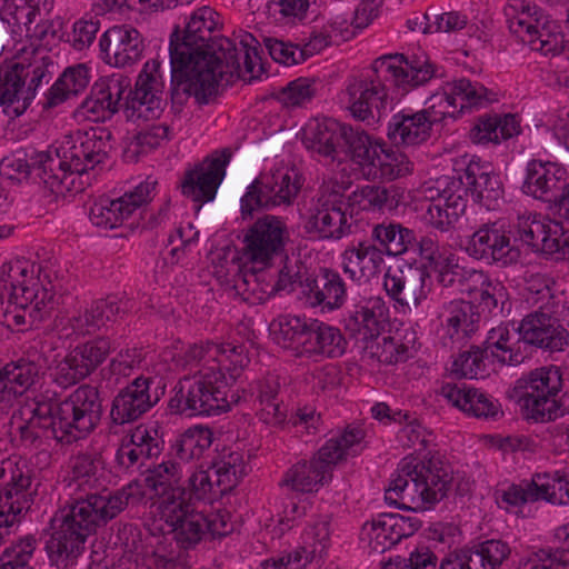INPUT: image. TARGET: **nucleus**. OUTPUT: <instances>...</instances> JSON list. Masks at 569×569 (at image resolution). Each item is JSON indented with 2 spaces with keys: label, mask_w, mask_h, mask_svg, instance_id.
<instances>
[{
  "label": "nucleus",
  "mask_w": 569,
  "mask_h": 569,
  "mask_svg": "<svg viewBox=\"0 0 569 569\" xmlns=\"http://www.w3.org/2000/svg\"><path fill=\"white\" fill-rule=\"evenodd\" d=\"M106 486L107 471L101 453L84 451L72 457L69 487L83 495L67 503L51 520L52 533L46 550L51 565L58 569L69 566L97 528L107 525L143 495L137 481L112 492L107 491Z\"/></svg>",
  "instance_id": "obj_1"
},
{
  "label": "nucleus",
  "mask_w": 569,
  "mask_h": 569,
  "mask_svg": "<svg viewBox=\"0 0 569 569\" xmlns=\"http://www.w3.org/2000/svg\"><path fill=\"white\" fill-rule=\"evenodd\" d=\"M219 24V14L201 7L190 16L181 41L177 31L172 33L169 56L173 107L181 108L191 97L199 106L210 103L218 94L226 67H239L236 43L212 36Z\"/></svg>",
  "instance_id": "obj_2"
},
{
  "label": "nucleus",
  "mask_w": 569,
  "mask_h": 569,
  "mask_svg": "<svg viewBox=\"0 0 569 569\" xmlns=\"http://www.w3.org/2000/svg\"><path fill=\"white\" fill-rule=\"evenodd\" d=\"M442 77L440 68L425 56L411 59L401 53L377 58L366 74L350 78L343 90L351 116L369 126L378 123L391 110L387 83L409 90Z\"/></svg>",
  "instance_id": "obj_3"
},
{
  "label": "nucleus",
  "mask_w": 569,
  "mask_h": 569,
  "mask_svg": "<svg viewBox=\"0 0 569 569\" xmlns=\"http://www.w3.org/2000/svg\"><path fill=\"white\" fill-rule=\"evenodd\" d=\"M101 416L98 388L81 385L60 402L43 397L36 399L31 417L20 427V433L30 443L44 438L70 445L89 436L99 425Z\"/></svg>",
  "instance_id": "obj_4"
},
{
  "label": "nucleus",
  "mask_w": 569,
  "mask_h": 569,
  "mask_svg": "<svg viewBox=\"0 0 569 569\" xmlns=\"http://www.w3.org/2000/svg\"><path fill=\"white\" fill-rule=\"evenodd\" d=\"M41 264L27 259L0 268V323L9 329L33 326L56 308V293Z\"/></svg>",
  "instance_id": "obj_5"
},
{
  "label": "nucleus",
  "mask_w": 569,
  "mask_h": 569,
  "mask_svg": "<svg viewBox=\"0 0 569 569\" xmlns=\"http://www.w3.org/2000/svg\"><path fill=\"white\" fill-rule=\"evenodd\" d=\"M451 480L449 467L438 458L403 459L385 499L400 509L423 511L447 496Z\"/></svg>",
  "instance_id": "obj_6"
},
{
  "label": "nucleus",
  "mask_w": 569,
  "mask_h": 569,
  "mask_svg": "<svg viewBox=\"0 0 569 569\" xmlns=\"http://www.w3.org/2000/svg\"><path fill=\"white\" fill-rule=\"evenodd\" d=\"M365 431L348 426L341 433L331 437L310 460H300L283 475L280 486L299 493L318 492L332 478L336 465L349 456L358 455L363 446Z\"/></svg>",
  "instance_id": "obj_7"
},
{
  "label": "nucleus",
  "mask_w": 569,
  "mask_h": 569,
  "mask_svg": "<svg viewBox=\"0 0 569 569\" xmlns=\"http://www.w3.org/2000/svg\"><path fill=\"white\" fill-rule=\"evenodd\" d=\"M173 396L168 407L173 413L188 417L220 416L231 409V403H237L239 397L228 398V381L222 372L204 368L193 375H187L179 379L173 388Z\"/></svg>",
  "instance_id": "obj_8"
},
{
  "label": "nucleus",
  "mask_w": 569,
  "mask_h": 569,
  "mask_svg": "<svg viewBox=\"0 0 569 569\" xmlns=\"http://www.w3.org/2000/svg\"><path fill=\"white\" fill-rule=\"evenodd\" d=\"M562 376L558 367H541L516 381L515 392L527 420L548 422L569 412V395L559 396Z\"/></svg>",
  "instance_id": "obj_9"
},
{
  "label": "nucleus",
  "mask_w": 569,
  "mask_h": 569,
  "mask_svg": "<svg viewBox=\"0 0 569 569\" xmlns=\"http://www.w3.org/2000/svg\"><path fill=\"white\" fill-rule=\"evenodd\" d=\"M503 11L510 32L531 50L543 56L562 51L565 37L560 26L541 8L526 0H509Z\"/></svg>",
  "instance_id": "obj_10"
},
{
  "label": "nucleus",
  "mask_w": 569,
  "mask_h": 569,
  "mask_svg": "<svg viewBox=\"0 0 569 569\" xmlns=\"http://www.w3.org/2000/svg\"><path fill=\"white\" fill-rule=\"evenodd\" d=\"M248 468L242 452H224L209 469L197 470L189 477L188 493L191 499L213 502L236 488Z\"/></svg>",
  "instance_id": "obj_11"
},
{
  "label": "nucleus",
  "mask_w": 569,
  "mask_h": 569,
  "mask_svg": "<svg viewBox=\"0 0 569 569\" xmlns=\"http://www.w3.org/2000/svg\"><path fill=\"white\" fill-rule=\"evenodd\" d=\"M302 187L300 174L295 169H277L261 173L247 188L241 198L242 214H251L259 208L290 206Z\"/></svg>",
  "instance_id": "obj_12"
},
{
  "label": "nucleus",
  "mask_w": 569,
  "mask_h": 569,
  "mask_svg": "<svg viewBox=\"0 0 569 569\" xmlns=\"http://www.w3.org/2000/svg\"><path fill=\"white\" fill-rule=\"evenodd\" d=\"M47 76V68L39 62H16L0 68V107H3L4 113L10 118L21 116Z\"/></svg>",
  "instance_id": "obj_13"
},
{
  "label": "nucleus",
  "mask_w": 569,
  "mask_h": 569,
  "mask_svg": "<svg viewBox=\"0 0 569 569\" xmlns=\"http://www.w3.org/2000/svg\"><path fill=\"white\" fill-rule=\"evenodd\" d=\"M290 240L286 221L273 214L258 218L246 231L241 257L261 268L269 266L273 259L284 253Z\"/></svg>",
  "instance_id": "obj_14"
},
{
  "label": "nucleus",
  "mask_w": 569,
  "mask_h": 569,
  "mask_svg": "<svg viewBox=\"0 0 569 569\" xmlns=\"http://www.w3.org/2000/svg\"><path fill=\"white\" fill-rule=\"evenodd\" d=\"M39 482L26 460L0 462V513L24 515L32 506Z\"/></svg>",
  "instance_id": "obj_15"
},
{
  "label": "nucleus",
  "mask_w": 569,
  "mask_h": 569,
  "mask_svg": "<svg viewBox=\"0 0 569 569\" xmlns=\"http://www.w3.org/2000/svg\"><path fill=\"white\" fill-rule=\"evenodd\" d=\"M76 170H94L103 164L113 150V134L106 127H93L88 130H77L67 136L57 148Z\"/></svg>",
  "instance_id": "obj_16"
},
{
  "label": "nucleus",
  "mask_w": 569,
  "mask_h": 569,
  "mask_svg": "<svg viewBox=\"0 0 569 569\" xmlns=\"http://www.w3.org/2000/svg\"><path fill=\"white\" fill-rule=\"evenodd\" d=\"M164 81L161 62L147 61L140 71L134 89L129 91L124 103V114L130 121L151 120L162 112Z\"/></svg>",
  "instance_id": "obj_17"
},
{
  "label": "nucleus",
  "mask_w": 569,
  "mask_h": 569,
  "mask_svg": "<svg viewBox=\"0 0 569 569\" xmlns=\"http://www.w3.org/2000/svg\"><path fill=\"white\" fill-rule=\"evenodd\" d=\"M466 253L487 264L507 267L520 259V250L511 242L510 231L500 221L482 223L469 238Z\"/></svg>",
  "instance_id": "obj_18"
},
{
  "label": "nucleus",
  "mask_w": 569,
  "mask_h": 569,
  "mask_svg": "<svg viewBox=\"0 0 569 569\" xmlns=\"http://www.w3.org/2000/svg\"><path fill=\"white\" fill-rule=\"evenodd\" d=\"M157 184L156 179L148 177L122 197L117 199L102 197L98 199L90 208L89 218L91 222L106 230L121 226L134 211L151 201Z\"/></svg>",
  "instance_id": "obj_19"
},
{
  "label": "nucleus",
  "mask_w": 569,
  "mask_h": 569,
  "mask_svg": "<svg viewBox=\"0 0 569 569\" xmlns=\"http://www.w3.org/2000/svg\"><path fill=\"white\" fill-rule=\"evenodd\" d=\"M64 160L62 152L56 149L38 153L34 162L39 170L38 177L57 196L81 192L91 181V170H76L73 164L63 163Z\"/></svg>",
  "instance_id": "obj_20"
},
{
  "label": "nucleus",
  "mask_w": 569,
  "mask_h": 569,
  "mask_svg": "<svg viewBox=\"0 0 569 569\" xmlns=\"http://www.w3.org/2000/svg\"><path fill=\"white\" fill-rule=\"evenodd\" d=\"M230 158V150L223 149L221 152H214L186 172L181 191L186 197L198 203V209L202 203L214 199L217 189L224 178L226 167Z\"/></svg>",
  "instance_id": "obj_21"
},
{
  "label": "nucleus",
  "mask_w": 569,
  "mask_h": 569,
  "mask_svg": "<svg viewBox=\"0 0 569 569\" xmlns=\"http://www.w3.org/2000/svg\"><path fill=\"white\" fill-rule=\"evenodd\" d=\"M130 86V79L122 74L100 78L93 83L90 96L78 107L76 116L93 122L110 119L118 112L119 102Z\"/></svg>",
  "instance_id": "obj_22"
},
{
  "label": "nucleus",
  "mask_w": 569,
  "mask_h": 569,
  "mask_svg": "<svg viewBox=\"0 0 569 569\" xmlns=\"http://www.w3.org/2000/svg\"><path fill=\"white\" fill-rule=\"evenodd\" d=\"M127 305L128 302L123 303L114 298L99 299L77 315L56 319L54 326L59 335L64 338L93 335L107 322L116 320L120 313L124 312Z\"/></svg>",
  "instance_id": "obj_23"
},
{
  "label": "nucleus",
  "mask_w": 569,
  "mask_h": 569,
  "mask_svg": "<svg viewBox=\"0 0 569 569\" xmlns=\"http://www.w3.org/2000/svg\"><path fill=\"white\" fill-rule=\"evenodd\" d=\"M154 379L139 376L121 389L112 400L110 418L113 423L122 426L133 422L149 411L159 400L157 390L151 391Z\"/></svg>",
  "instance_id": "obj_24"
},
{
  "label": "nucleus",
  "mask_w": 569,
  "mask_h": 569,
  "mask_svg": "<svg viewBox=\"0 0 569 569\" xmlns=\"http://www.w3.org/2000/svg\"><path fill=\"white\" fill-rule=\"evenodd\" d=\"M340 259L345 274L358 284H367L378 278L386 263L383 250L371 239L350 242Z\"/></svg>",
  "instance_id": "obj_25"
},
{
  "label": "nucleus",
  "mask_w": 569,
  "mask_h": 569,
  "mask_svg": "<svg viewBox=\"0 0 569 569\" xmlns=\"http://www.w3.org/2000/svg\"><path fill=\"white\" fill-rule=\"evenodd\" d=\"M518 331L522 342L550 352L562 351L569 343V333L559 319L541 310L528 313Z\"/></svg>",
  "instance_id": "obj_26"
},
{
  "label": "nucleus",
  "mask_w": 569,
  "mask_h": 569,
  "mask_svg": "<svg viewBox=\"0 0 569 569\" xmlns=\"http://www.w3.org/2000/svg\"><path fill=\"white\" fill-rule=\"evenodd\" d=\"M330 518L323 516L315 520L303 532V542L308 546L264 560L261 569H303L311 557L322 556L330 543Z\"/></svg>",
  "instance_id": "obj_27"
},
{
  "label": "nucleus",
  "mask_w": 569,
  "mask_h": 569,
  "mask_svg": "<svg viewBox=\"0 0 569 569\" xmlns=\"http://www.w3.org/2000/svg\"><path fill=\"white\" fill-rule=\"evenodd\" d=\"M99 47L104 61L123 68L138 62L144 50L141 33L129 24L113 26L100 38Z\"/></svg>",
  "instance_id": "obj_28"
},
{
  "label": "nucleus",
  "mask_w": 569,
  "mask_h": 569,
  "mask_svg": "<svg viewBox=\"0 0 569 569\" xmlns=\"http://www.w3.org/2000/svg\"><path fill=\"white\" fill-rule=\"evenodd\" d=\"M421 527L416 517L399 513H381L362 527L363 539H367L372 551L385 552L402 538L412 536Z\"/></svg>",
  "instance_id": "obj_29"
},
{
  "label": "nucleus",
  "mask_w": 569,
  "mask_h": 569,
  "mask_svg": "<svg viewBox=\"0 0 569 569\" xmlns=\"http://www.w3.org/2000/svg\"><path fill=\"white\" fill-rule=\"evenodd\" d=\"M388 307L380 297H371L353 305L345 318V329L357 341L366 345L379 338L388 321Z\"/></svg>",
  "instance_id": "obj_30"
},
{
  "label": "nucleus",
  "mask_w": 569,
  "mask_h": 569,
  "mask_svg": "<svg viewBox=\"0 0 569 569\" xmlns=\"http://www.w3.org/2000/svg\"><path fill=\"white\" fill-rule=\"evenodd\" d=\"M569 181L567 170L552 161L532 159L526 166L522 191L532 198L550 203Z\"/></svg>",
  "instance_id": "obj_31"
},
{
  "label": "nucleus",
  "mask_w": 569,
  "mask_h": 569,
  "mask_svg": "<svg viewBox=\"0 0 569 569\" xmlns=\"http://www.w3.org/2000/svg\"><path fill=\"white\" fill-rule=\"evenodd\" d=\"M302 299L311 308L321 311L340 309L347 300V286L340 273L333 269H321L303 286Z\"/></svg>",
  "instance_id": "obj_32"
},
{
  "label": "nucleus",
  "mask_w": 569,
  "mask_h": 569,
  "mask_svg": "<svg viewBox=\"0 0 569 569\" xmlns=\"http://www.w3.org/2000/svg\"><path fill=\"white\" fill-rule=\"evenodd\" d=\"M305 230L319 240H340L352 232V217L343 208L311 204Z\"/></svg>",
  "instance_id": "obj_33"
},
{
  "label": "nucleus",
  "mask_w": 569,
  "mask_h": 569,
  "mask_svg": "<svg viewBox=\"0 0 569 569\" xmlns=\"http://www.w3.org/2000/svg\"><path fill=\"white\" fill-rule=\"evenodd\" d=\"M466 184L472 200L487 210H498L505 203V191L498 174L480 162L470 160L465 167Z\"/></svg>",
  "instance_id": "obj_34"
},
{
  "label": "nucleus",
  "mask_w": 569,
  "mask_h": 569,
  "mask_svg": "<svg viewBox=\"0 0 569 569\" xmlns=\"http://www.w3.org/2000/svg\"><path fill=\"white\" fill-rule=\"evenodd\" d=\"M234 252L231 260L227 261V274H232L233 289L241 299L250 305H260L270 297L277 295L273 282L266 279V273L256 271L240 263Z\"/></svg>",
  "instance_id": "obj_35"
},
{
  "label": "nucleus",
  "mask_w": 569,
  "mask_h": 569,
  "mask_svg": "<svg viewBox=\"0 0 569 569\" xmlns=\"http://www.w3.org/2000/svg\"><path fill=\"white\" fill-rule=\"evenodd\" d=\"M282 381L278 375L268 373L250 385L251 397L259 402L258 418L266 425L278 427L287 420L288 409L281 397Z\"/></svg>",
  "instance_id": "obj_36"
},
{
  "label": "nucleus",
  "mask_w": 569,
  "mask_h": 569,
  "mask_svg": "<svg viewBox=\"0 0 569 569\" xmlns=\"http://www.w3.org/2000/svg\"><path fill=\"white\" fill-rule=\"evenodd\" d=\"M440 395L468 416L495 419L501 413L498 400L466 383H445L440 389Z\"/></svg>",
  "instance_id": "obj_37"
},
{
  "label": "nucleus",
  "mask_w": 569,
  "mask_h": 569,
  "mask_svg": "<svg viewBox=\"0 0 569 569\" xmlns=\"http://www.w3.org/2000/svg\"><path fill=\"white\" fill-rule=\"evenodd\" d=\"M162 451V441L156 432L138 427L128 438H123L114 456L117 466L122 470L141 468L146 461L158 457Z\"/></svg>",
  "instance_id": "obj_38"
},
{
  "label": "nucleus",
  "mask_w": 569,
  "mask_h": 569,
  "mask_svg": "<svg viewBox=\"0 0 569 569\" xmlns=\"http://www.w3.org/2000/svg\"><path fill=\"white\" fill-rule=\"evenodd\" d=\"M428 278L429 273L421 269L408 273L402 270L388 271L385 274L383 288L397 303L409 309L418 308L427 299L425 282Z\"/></svg>",
  "instance_id": "obj_39"
},
{
  "label": "nucleus",
  "mask_w": 569,
  "mask_h": 569,
  "mask_svg": "<svg viewBox=\"0 0 569 569\" xmlns=\"http://www.w3.org/2000/svg\"><path fill=\"white\" fill-rule=\"evenodd\" d=\"M347 341L340 329L318 319H310L301 356L335 359L346 352Z\"/></svg>",
  "instance_id": "obj_40"
},
{
  "label": "nucleus",
  "mask_w": 569,
  "mask_h": 569,
  "mask_svg": "<svg viewBox=\"0 0 569 569\" xmlns=\"http://www.w3.org/2000/svg\"><path fill=\"white\" fill-rule=\"evenodd\" d=\"M343 133V123L336 119H313L303 130L302 143L308 150L333 160L341 148Z\"/></svg>",
  "instance_id": "obj_41"
},
{
  "label": "nucleus",
  "mask_w": 569,
  "mask_h": 569,
  "mask_svg": "<svg viewBox=\"0 0 569 569\" xmlns=\"http://www.w3.org/2000/svg\"><path fill=\"white\" fill-rule=\"evenodd\" d=\"M432 126L423 112L402 110L392 116L387 136L395 146H417L430 138Z\"/></svg>",
  "instance_id": "obj_42"
},
{
  "label": "nucleus",
  "mask_w": 569,
  "mask_h": 569,
  "mask_svg": "<svg viewBox=\"0 0 569 569\" xmlns=\"http://www.w3.org/2000/svg\"><path fill=\"white\" fill-rule=\"evenodd\" d=\"M439 319L451 339L461 340L472 336L478 330L480 313L471 302L455 299L442 306Z\"/></svg>",
  "instance_id": "obj_43"
},
{
  "label": "nucleus",
  "mask_w": 569,
  "mask_h": 569,
  "mask_svg": "<svg viewBox=\"0 0 569 569\" xmlns=\"http://www.w3.org/2000/svg\"><path fill=\"white\" fill-rule=\"evenodd\" d=\"M40 367L30 359L21 358L0 368V406L21 396L37 380Z\"/></svg>",
  "instance_id": "obj_44"
},
{
  "label": "nucleus",
  "mask_w": 569,
  "mask_h": 569,
  "mask_svg": "<svg viewBox=\"0 0 569 569\" xmlns=\"http://www.w3.org/2000/svg\"><path fill=\"white\" fill-rule=\"evenodd\" d=\"M520 333L518 328L510 327L508 323H502L489 330L486 346L491 356L501 365L518 366L523 362L526 356L521 350Z\"/></svg>",
  "instance_id": "obj_45"
},
{
  "label": "nucleus",
  "mask_w": 569,
  "mask_h": 569,
  "mask_svg": "<svg viewBox=\"0 0 569 569\" xmlns=\"http://www.w3.org/2000/svg\"><path fill=\"white\" fill-rule=\"evenodd\" d=\"M431 271L436 273V280L441 287L453 288L461 292L472 293L471 284L486 280V272L460 266L459 258L452 252L440 260Z\"/></svg>",
  "instance_id": "obj_46"
},
{
  "label": "nucleus",
  "mask_w": 569,
  "mask_h": 569,
  "mask_svg": "<svg viewBox=\"0 0 569 569\" xmlns=\"http://www.w3.org/2000/svg\"><path fill=\"white\" fill-rule=\"evenodd\" d=\"M520 132V124L513 114H486L480 117L470 129L469 137L475 143H499Z\"/></svg>",
  "instance_id": "obj_47"
},
{
  "label": "nucleus",
  "mask_w": 569,
  "mask_h": 569,
  "mask_svg": "<svg viewBox=\"0 0 569 569\" xmlns=\"http://www.w3.org/2000/svg\"><path fill=\"white\" fill-rule=\"evenodd\" d=\"M90 82V69L79 63L68 67L46 94L44 108H54L82 92Z\"/></svg>",
  "instance_id": "obj_48"
},
{
  "label": "nucleus",
  "mask_w": 569,
  "mask_h": 569,
  "mask_svg": "<svg viewBox=\"0 0 569 569\" xmlns=\"http://www.w3.org/2000/svg\"><path fill=\"white\" fill-rule=\"evenodd\" d=\"M370 239L378 242L385 256H401L416 243L415 231L396 222H381L372 227Z\"/></svg>",
  "instance_id": "obj_49"
},
{
  "label": "nucleus",
  "mask_w": 569,
  "mask_h": 569,
  "mask_svg": "<svg viewBox=\"0 0 569 569\" xmlns=\"http://www.w3.org/2000/svg\"><path fill=\"white\" fill-rule=\"evenodd\" d=\"M213 432L208 427L196 426L187 429L172 442L169 456L181 462L200 459L211 447Z\"/></svg>",
  "instance_id": "obj_50"
},
{
  "label": "nucleus",
  "mask_w": 569,
  "mask_h": 569,
  "mask_svg": "<svg viewBox=\"0 0 569 569\" xmlns=\"http://www.w3.org/2000/svg\"><path fill=\"white\" fill-rule=\"evenodd\" d=\"M309 322L310 319L300 316H279L270 325L274 342L284 349L296 350L301 356Z\"/></svg>",
  "instance_id": "obj_51"
},
{
  "label": "nucleus",
  "mask_w": 569,
  "mask_h": 569,
  "mask_svg": "<svg viewBox=\"0 0 569 569\" xmlns=\"http://www.w3.org/2000/svg\"><path fill=\"white\" fill-rule=\"evenodd\" d=\"M53 0H6L1 9V19L8 24L23 26L30 33L37 17L48 14L53 8Z\"/></svg>",
  "instance_id": "obj_52"
},
{
  "label": "nucleus",
  "mask_w": 569,
  "mask_h": 569,
  "mask_svg": "<svg viewBox=\"0 0 569 569\" xmlns=\"http://www.w3.org/2000/svg\"><path fill=\"white\" fill-rule=\"evenodd\" d=\"M160 519L171 527L196 510L186 488H174L158 497L156 502Z\"/></svg>",
  "instance_id": "obj_53"
},
{
  "label": "nucleus",
  "mask_w": 569,
  "mask_h": 569,
  "mask_svg": "<svg viewBox=\"0 0 569 569\" xmlns=\"http://www.w3.org/2000/svg\"><path fill=\"white\" fill-rule=\"evenodd\" d=\"M343 131L340 150H348L352 159L363 168L376 166L378 147L373 146L371 138L365 131L346 123Z\"/></svg>",
  "instance_id": "obj_54"
},
{
  "label": "nucleus",
  "mask_w": 569,
  "mask_h": 569,
  "mask_svg": "<svg viewBox=\"0 0 569 569\" xmlns=\"http://www.w3.org/2000/svg\"><path fill=\"white\" fill-rule=\"evenodd\" d=\"M183 476L181 462L170 457L149 469L144 481L147 487L159 497L174 488H183L180 482Z\"/></svg>",
  "instance_id": "obj_55"
},
{
  "label": "nucleus",
  "mask_w": 569,
  "mask_h": 569,
  "mask_svg": "<svg viewBox=\"0 0 569 569\" xmlns=\"http://www.w3.org/2000/svg\"><path fill=\"white\" fill-rule=\"evenodd\" d=\"M377 153L376 166L368 168L367 176L373 179L396 180L412 172L413 162L407 154L398 151H385Z\"/></svg>",
  "instance_id": "obj_56"
},
{
  "label": "nucleus",
  "mask_w": 569,
  "mask_h": 569,
  "mask_svg": "<svg viewBox=\"0 0 569 569\" xmlns=\"http://www.w3.org/2000/svg\"><path fill=\"white\" fill-rule=\"evenodd\" d=\"M455 176H442L435 181V184L429 187L427 191L429 197L435 199L433 192H436L438 200L449 204L459 202V207L462 209L467 208V196L469 194L468 186L465 179V168L460 172L456 170Z\"/></svg>",
  "instance_id": "obj_57"
},
{
  "label": "nucleus",
  "mask_w": 569,
  "mask_h": 569,
  "mask_svg": "<svg viewBox=\"0 0 569 569\" xmlns=\"http://www.w3.org/2000/svg\"><path fill=\"white\" fill-rule=\"evenodd\" d=\"M363 350L370 358H375L385 365L403 362L410 357V348L391 336L370 340L363 345Z\"/></svg>",
  "instance_id": "obj_58"
},
{
  "label": "nucleus",
  "mask_w": 569,
  "mask_h": 569,
  "mask_svg": "<svg viewBox=\"0 0 569 569\" xmlns=\"http://www.w3.org/2000/svg\"><path fill=\"white\" fill-rule=\"evenodd\" d=\"M206 515L203 511L194 510L181 519V522L169 527L177 543L184 549L194 547L206 535Z\"/></svg>",
  "instance_id": "obj_59"
},
{
  "label": "nucleus",
  "mask_w": 569,
  "mask_h": 569,
  "mask_svg": "<svg viewBox=\"0 0 569 569\" xmlns=\"http://www.w3.org/2000/svg\"><path fill=\"white\" fill-rule=\"evenodd\" d=\"M170 128L164 123L152 124L139 131L130 140L126 154L128 158L137 159L142 154H147L153 149L161 146L166 140L170 139Z\"/></svg>",
  "instance_id": "obj_60"
},
{
  "label": "nucleus",
  "mask_w": 569,
  "mask_h": 569,
  "mask_svg": "<svg viewBox=\"0 0 569 569\" xmlns=\"http://www.w3.org/2000/svg\"><path fill=\"white\" fill-rule=\"evenodd\" d=\"M219 355L214 357L216 370L227 377V381H236L250 359L243 346L218 345Z\"/></svg>",
  "instance_id": "obj_61"
},
{
  "label": "nucleus",
  "mask_w": 569,
  "mask_h": 569,
  "mask_svg": "<svg viewBox=\"0 0 569 569\" xmlns=\"http://www.w3.org/2000/svg\"><path fill=\"white\" fill-rule=\"evenodd\" d=\"M487 349L471 347L453 360L451 372L459 378H485L487 376Z\"/></svg>",
  "instance_id": "obj_62"
},
{
  "label": "nucleus",
  "mask_w": 569,
  "mask_h": 569,
  "mask_svg": "<svg viewBox=\"0 0 569 569\" xmlns=\"http://www.w3.org/2000/svg\"><path fill=\"white\" fill-rule=\"evenodd\" d=\"M348 200L351 206H358L360 209L368 211L390 209L393 204L390 190L377 184L358 187L350 193Z\"/></svg>",
  "instance_id": "obj_63"
},
{
  "label": "nucleus",
  "mask_w": 569,
  "mask_h": 569,
  "mask_svg": "<svg viewBox=\"0 0 569 569\" xmlns=\"http://www.w3.org/2000/svg\"><path fill=\"white\" fill-rule=\"evenodd\" d=\"M509 545L502 540L490 539L470 549L475 569H496L510 556Z\"/></svg>",
  "instance_id": "obj_64"
}]
</instances>
